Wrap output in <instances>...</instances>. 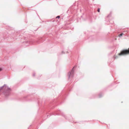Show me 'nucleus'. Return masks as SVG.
Segmentation results:
<instances>
[{
  "mask_svg": "<svg viewBox=\"0 0 129 129\" xmlns=\"http://www.w3.org/2000/svg\"><path fill=\"white\" fill-rule=\"evenodd\" d=\"M129 54V48L127 49L124 50L122 51L118 55L119 56H122Z\"/></svg>",
  "mask_w": 129,
  "mask_h": 129,
  "instance_id": "1",
  "label": "nucleus"
},
{
  "mask_svg": "<svg viewBox=\"0 0 129 129\" xmlns=\"http://www.w3.org/2000/svg\"><path fill=\"white\" fill-rule=\"evenodd\" d=\"M123 35V33L121 34L120 35H119L118 36L119 37H120L122 36Z\"/></svg>",
  "mask_w": 129,
  "mask_h": 129,
  "instance_id": "2",
  "label": "nucleus"
},
{
  "mask_svg": "<svg viewBox=\"0 0 129 129\" xmlns=\"http://www.w3.org/2000/svg\"><path fill=\"white\" fill-rule=\"evenodd\" d=\"M117 57H118L117 56H114V59H116V58H117Z\"/></svg>",
  "mask_w": 129,
  "mask_h": 129,
  "instance_id": "3",
  "label": "nucleus"
},
{
  "mask_svg": "<svg viewBox=\"0 0 129 129\" xmlns=\"http://www.w3.org/2000/svg\"><path fill=\"white\" fill-rule=\"evenodd\" d=\"M98 12H100V9H98Z\"/></svg>",
  "mask_w": 129,
  "mask_h": 129,
  "instance_id": "4",
  "label": "nucleus"
},
{
  "mask_svg": "<svg viewBox=\"0 0 129 129\" xmlns=\"http://www.w3.org/2000/svg\"><path fill=\"white\" fill-rule=\"evenodd\" d=\"M60 17L59 16H58L56 17L57 18H59Z\"/></svg>",
  "mask_w": 129,
  "mask_h": 129,
  "instance_id": "5",
  "label": "nucleus"
},
{
  "mask_svg": "<svg viewBox=\"0 0 129 129\" xmlns=\"http://www.w3.org/2000/svg\"><path fill=\"white\" fill-rule=\"evenodd\" d=\"M2 69H0V71H2Z\"/></svg>",
  "mask_w": 129,
  "mask_h": 129,
  "instance_id": "6",
  "label": "nucleus"
}]
</instances>
